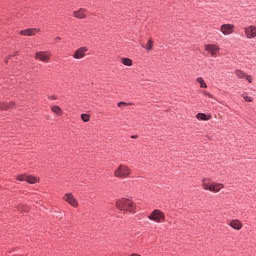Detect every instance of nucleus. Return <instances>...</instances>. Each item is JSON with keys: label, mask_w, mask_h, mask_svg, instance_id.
<instances>
[{"label": "nucleus", "mask_w": 256, "mask_h": 256, "mask_svg": "<svg viewBox=\"0 0 256 256\" xmlns=\"http://www.w3.org/2000/svg\"><path fill=\"white\" fill-rule=\"evenodd\" d=\"M202 187L205 191H211V193H219L225 185L217 182H211L209 178H204L202 180Z\"/></svg>", "instance_id": "f257e3e1"}, {"label": "nucleus", "mask_w": 256, "mask_h": 256, "mask_svg": "<svg viewBox=\"0 0 256 256\" xmlns=\"http://www.w3.org/2000/svg\"><path fill=\"white\" fill-rule=\"evenodd\" d=\"M116 208H118L119 211H129L131 213L135 209V203L129 199L122 198L116 201Z\"/></svg>", "instance_id": "f03ea898"}, {"label": "nucleus", "mask_w": 256, "mask_h": 256, "mask_svg": "<svg viewBox=\"0 0 256 256\" xmlns=\"http://www.w3.org/2000/svg\"><path fill=\"white\" fill-rule=\"evenodd\" d=\"M131 175V170L127 165H119L118 168L114 171V177L120 179H127Z\"/></svg>", "instance_id": "7ed1b4c3"}, {"label": "nucleus", "mask_w": 256, "mask_h": 256, "mask_svg": "<svg viewBox=\"0 0 256 256\" xmlns=\"http://www.w3.org/2000/svg\"><path fill=\"white\" fill-rule=\"evenodd\" d=\"M148 219H150V221H155L156 223H163V221H165V214L161 212V210L156 209L151 212Z\"/></svg>", "instance_id": "20e7f679"}, {"label": "nucleus", "mask_w": 256, "mask_h": 256, "mask_svg": "<svg viewBox=\"0 0 256 256\" xmlns=\"http://www.w3.org/2000/svg\"><path fill=\"white\" fill-rule=\"evenodd\" d=\"M204 49L212 57H217V55H219V51L221 50L217 44H205Z\"/></svg>", "instance_id": "39448f33"}, {"label": "nucleus", "mask_w": 256, "mask_h": 256, "mask_svg": "<svg viewBox=\"0 0 256 256\" xmlns=\"http://www.w3.org/2000/svg\"><path fill=\"white\" fill-rule=\"evenodd\" d=\"M63 200L68 203V205H71V207L77 208L79 207V202L75 199V196H73L72 193H66L63 197Z\"/></svg>", "instance_id": "423d86ee"}, {"label": "nucleus", "mask_w": 256, "mask_h": 256, "mask_svg": "<svg viewBox=\"0 0 256 256\" xmlns=\"http://www.w3.org/2000/svg\"><path fill=\"white\" fill-rule=\"evenodd\" d=\"M35 59L47 63L51 59V52L39 51L35 53Z\"/></svg>", "instance_id": "0eeeda50"}, {"label": "nucleus", "mask_w": 256, "mask_h": 256, "mask_svg": "<svg viewBox=\"0 0 256 256\" xmlns=\"http://www.w3.org/2000/svg\"><path fill=\"white\" fill-rule=\"evenodd\" d=\"M235 29L233 24H223L220 26L219 31H221L224 35H231Z\"/></svg>", "instance_id": "6e6552de"}, {"label": "nucleus", "mask_w": 256, "mask_h": 256, "mask_svg": "<svg viewBox=\"0 0 256 256\" xmlns=\"http://www.w3.org/2000/svg\"><path fill=\"white\" fill-rule=\"evenodd\" d=\"M87 51H89V49L87 47H85V46L80 47L75 50V52L73 54V58L74 59H83V57H85V53H87Z\"/></svg>", "instance_id": "1a4fd4ad"}, {"label": "nucleus", "mask_w": 256, "mask_h": 256, "mask_svg": "<svg viewBox=\"0 0 256 256\" xmlns=\"http://www.w3.org/2000/svg\"><path fill=\"white\" fill-rule=\"evenodd\" d=\"M247 39H255L256 37V26H248L244 28Z\"/></svg>", "instance_id": "9d476101"}, {"label": "nucleus", "mask_w": 256, "mask_h": 256, "mask_svg": "<svg viewBox=\"0 0 256 256\" xmlns=\"http://www.w3.org/2000/svg\"><path fill=\"white\" fill-rule=\"evenodd\" d=\"M73 15L76 19H85L87 17V9L80 8L78 11H74Z\"/></svg>", "instance_id": "9b49d317"}, {"label": "nucleus", "mask_w": 256, "mask_h": 256, "mask_svg": "<svg viewBox=\"0 0 256 256\" xmlns=\"http://www.w3.org/2000/svg\"><path fill=\"white\" fill-rule=\"evenodd\" d=\"M39 30L35 29V28H28L26 30H22L20 32V35H25L27 37H33V35H35Z\"/></svg>", "instance_id": "f8f14e48"}, {"label": "nucleus", "mask_w": 256, "mask_h": 256, "mask_svg": "<svg viewBox=\"0 0 256 256\" xmlns=\"http://www.w3.org/2000/svg\"><path fill=\"white\" fill-rule=\"evenodd\" d=\"M230 227H232V229H235L236 231H241V229L243 228V223H241V221L239 220H232L230 222Z\"/></svg>", "instance_id": "ddd939ff"}, {"label": "nucleus", "mask_w": 256, "mask_h": 256, "mask_svg": "<svg viewBox=\"0 0 256 256\" xmlns=\"http://www.w3.org/2000/svg\"><path fill=\"white\" fill-rule=\"evenodd\" d=\"M196 119H198V121H209L211 119V114L198 113Z\"/></svg>", "instance_id": "4468645a"}, {"label": "nucleus", "mask_w": 256, "mask_h": 256, "mask_svg": "<svg viewBox=\"0 0 256 256\" xmlns=\"http://www.w3.org/2000/svg\"><path fill=\"white\" fill-rule=\"evenodd\" d=\"M15 103L10 102V103H0V111H7V109L13 108Z\"/></svg>", "instance_id": "2eb2a0df"}, {"label": "nucleus", "mask_w": 256, "mask_h": 256, "mask_svg": "<svg viewBox=\"0 0 256 256\" xmlns=\"http://www.w3.org/2000/svg\"><path fill=\"white\" fill-rule=\"evenodd\" d=\"M51 111L52 113H55V115H57L58 117H61V115H63V110L57 105L52 106Z\"/></svg>", "instance_id": "dca6fc26"}, {"label": "nucleus", "mask_w": 256, "mask_h": 256, "mask_svg": "<svg viewBox=\"0 0 256 256\" xmlns=\"http://www.w3.org/2000/svg\"><path fill=\"white\" fill-rule=\"evenodd\" d=\"M196 81L197 83H199L201 89H207V83H205V80L203 79V77H198Z\"/></svg>", "instance_id": "f3484780"}, {"label": "nucleus", "mask_w": 256, "mask_h": 256, "mask_svg": "<svg viewBox=\"0 0 256 256\" xmlns=\"http://www.w3.org/2000/svg\"><path fill=\"white\" fill-rule=\"evenodd\" d=\"M241 97L246 101V103H253V97L249 96L247 92H244Z\"/></svg>", "instance_id": "a211bd4d"}, {"label": "nucleus", "mask_w": 256, "mask_h": 256, "mask_svg": "<svg viewBox=\"0 0 256 256\" xmlns=\"http://www.w3.org/2000/svg\"><path fill=\"white\" fill-rule=\"evenodd\" d=\"M121 63L124 64L126 67H131L133 65V60L130 58H122Z\"/></svg>", "instance_id": "6ab92c4d"}, {"label": "nucleus", "mask_w": 256, "mask_h": 256, "mask_svg": "<svg viewBox=\"0 0 256 256\" xmlns=\"http://www.w3.org/2000/svg\"><path fill=\"white\" fill-rule=\"evenodd\" d=\"M27 183H30L31 185H34V183H37L39 179L35 176H26Z\"/></svg>", "instance_id": "aec40b11"}, {"label": "nucleus", "mask_w": 256, "mask_h": 256, "mask_svg": "<svg viewBox=\"0 0 256 256\" xmlns=\"http://www.w3.org/2000/svg\"><path fill=\"white\" fill-rule=\"evenodd\" d=\"M235 75L236 77H238V79H245V75H247V73L238 69V70H235Z\"/></svg>", "instance_id": "412c9836"}, {"label": "nucleus", "mask_w": 256, "mask_h": 256, "mask_svg": "<svg viewBox=\"0 0 256 256\" xmlns=\"http://www.w3.org/2000/svg\"><path fill=\"white\" fill-rule=\"evenodd\" d=\"M144 48L146 51H151L153 49V40L149 39L147 45Z\"/></svg>", "instance_id": "4be33fe9"}, {"label": "nucleus", "mask_w": 256, "mask_h": 256, "mask_svg": "<svg viewBox=\"0 0 256 256\" xmlns=\"http://www.w3.org/2000/svg\"><path fill=\"white\" fill-rule=\"evenodd\" d=\"M81 119L84 123H89L91 116H89V114H81Z\"/></svg>", "instance_id": "5701e85b"}, {"label": "nucleus", "mask_w": 256, "mask_h": 256, "mask_svg": "<svg viewBox=\"0 0 256 256\" xmlns=\"http://www.w3.org/2000/svg\"><path fill=\"white\" fill-rule=\"evenodd\" d=\"M17 181H27V175L20 174L16 177Z\"/></svg>", "instance_id": "b1692460"}, {"label": "nucleus", "mask_w": 256, "mask_h": 256, "mask_svg": "<svg viewBox=\"0 0 256 256\" xmlns=\"http://www.w3.org/2000/svg\"><path fill=\"white\" fill-rule=\"evenodd\" d=\"M244 79H245L246 81H248V83H253V76H252V75L246 74V75L244 76Z\"/></svg>", "instance_id": "393cba45"}, {"label": "nucleus", "mask_w": 256, "mask_h": 256, "mask_svg": "<svg viewBox=\"0 0 256 256\" xmlns=\"http://www.w3.org/2000/svg\"><path fill=\"white\" fill-rule=\"evenodd\" d=\"M129 105H131V104H129L127 102H118V104H117L118 107H127Z\"/></svg>", "instance_id": "a878e982"}, {"label": "nucleus", "mask_w": 256, "mask_h": 256, "mask_svg": "<svg viewBox=\"0 0 256 256\" xmlns=\"http://www.w3.org/2000/svg\"><path fill=\"white\" fill-rule=\"evenodd\" d=\"M203 95H205L206 97H209L210 99H213V95L207 91H204Z\"/></svg>", "instance_id": "bb28decb"}, {"label": "nucleus", "mask_w": 256, "mask_h": 256, "mask_svg": "<svg viewBox=\"0 0 256 256\" xmlns=\"http://www.w3.org/2000/svg\"><path fill=\"white\" fill-rule=\"evenodd\" d=\"M55 41H56V43H59V41H61V37H59V36L56 37V38H55Z\"/></svg>", "instance_id": "cd10ccee"}, {"label": "nucleus", "mask_w": 256, "mask_h": 256, "mask_svg": "<svg viewBox=\"0 0 256 256\" xmlns=\"http://www.w3.org/2000/svg\"><path fill=\"white\" fill-rule=\"evenodd\" d=\"M11 57H13V56H9V57L5 60V62H6V63H9V59H11Z\"/></svg>", "instance_id": "c85d7f7f"}, {"label": "nucleus", "mask_w": 256, "mask_h": 256, "mask_svg": "<svg viewBox=\"0 0 256 256\" xmlns=\"http://www.w3.org/2000/svg\"><path fill=\"white\" fill-rule=\"evenodd\" d=\"M130 256H141V255H139V254H137V253H133V254H131Z\"/></svg>", "instance_id": "c756f323"}, {"label": "nucleus", "mask_w": 256, "mask_h": 256, "mask_svg": "<svg viewBox=\"0 0 256 256\" xmlns=\"http://www.w3.org/2000/svg\"><path fill=\"white\" fill-rule=\"evenodd\" d=\"M132 139H137V136H132Z\"/></svg>", "instance_id": "7c9ffc66"}, {"label": "nucleus", "mask_w": 256, "mask_h": 256, "mask_svg": "<svg viewBox=\"0 0 256 256\" xmlns=\"http://www.w3.org/2000/svg\"><path fill=\"white\" fill-rule=\"evenodd\" d=\"M52 99H57V98L54 96V97H52Z\"/></svg>", "instance_id": "2f4dec72"}]
</instances>
